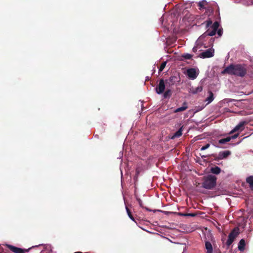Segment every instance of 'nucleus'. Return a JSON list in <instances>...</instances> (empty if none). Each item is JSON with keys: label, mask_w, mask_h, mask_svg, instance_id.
<instances>
[{"label": "nucleus", "mask_w": 253, "mask_h": 253, "mask_svg": "<svg viewBox=\"0 0 253 253\" xmlns=\"http://www.w3.org/2000/svg\"><path fill=\"white\" fill-rule=\"evenodd\" d=\"M247 73L246 68L244 65L231 64L224 69L221 73L223 74L227 73L239 77H244Z\"/></svg>", "instance_id": "1"}, {"label": "nucleus", "mask_w": 253, "mask_h": 253, "mask_svg": "<svg viewBox=\"0 0 253 253\" xmlns=\"http://www.w3.org/2000/svg\"><path fill=\"white\" fill-rule=\"evenodd\" d=\"M207 31L205 33V35L213 36L215 35L216 32L218 36L220 37L223 33L222 29H218L219 23L217 21L214 22L213 24L211 20H207L205 22Z\"/></svg>", "instance_id": "2"}, {"label": "nucleus", "mask_w": 253, "mask_h": 253, "mask_svg": "<svg viewBox=\"0 0 253 253\" xmlns=\"http://www.w3.org/2000/svg\"><path fill=\"white\" fill-rule=\"evenodd\" d=\"M216 182V177L212 175H208L205 177L204 181L202 183L203 187L207 189H211L213 188Z\"/></svg>", "instance_id": "3"}, {"label": "nucleus", "mask_w": 253, "mask_h": 253, "mask_svg": "<svg viewBox=\"0 0 253 253\" xmlns=\"http://www.w3.org/2000/svg\"><path fill=\"white\" fill-rule=\"evenodd\" d=\"M199 70L195 68H189L186 70V74L189 79L191 80L195 79L199 75Z\"/></svg>", "instance_id": "4"}, {"label": "nucleus", "mask_w": 253, "mask_h": 253, "mask_svg": "<svg viewBox=\"0 0 253 253\" xmlns=\"http://www.w3.org/2000/svg\"><path fill=\"white\" fill-rule=\"evenodd\" d=\"M214 50L213 48H209L200 53L198 56L201 58H210L213 56Z\"/></svg>", "instance_id": "5"}, {"label": "nucleus", "mask_w": 253, "mask_h": 253, "mask_svg": "<svg viewBox=\"0 0 253 253\" xmlns=\"http://www.w3.org/2000/svg\"><path fill=\"white\" fill-rule=\"evenodd\" d=\"M166 88L165 82L164 80L161 79L159 84L156 86L155 90L156 92L158 94H161L164 93Z\"/></svg>", "instance_id": "6"}, {"label": "nucleus", "mask_w": 253, "mask_h": 253, "mask_svg": "<svg viewBox=\"0 0 253 253\" xmlns=\"http://www.w3.org/2000/svg\"><path fill=\"white\" fill-rule=\"evenodd\" d=\"M5 246L7 248H8V249L9 250H10L12 252H13L14 253H25V251H24V250H23L22 249L17 248V247H14L13 246L8 245V244H6Z\"/></svg>", "instance_id": "7"}, {"label": "nucleus", "mask_w": 253, "mask_h": 253, "mask_svg": "<svg viewBox=\"0 0 253 253\" xmlns=\"http://www.w3.org/2000/svg\"><path fill=\"white\" fill-rule=\"evenodd\" d=\"M246 122L244 121L240 122L232 130L230 131L229 134H232L238 130H242L244 129V126Z\"/></svg>", "instance_id": "8"}, {"label": "nucleus", "mask_w": 253, "mask_h": 253, "mask_svg": "<svg viewBox=\"0 0 253 253\" xmlns=\"http://www.w3.org/2000/svg\"><path fill=\"white\" fill-rule=\"evenodd\" d=\"M237 236V233H236L234 231L231 232L228 236L227 245L230 246L233 242Z\"/></svg>", "instance_id": "9"}, {"label": "nucleus", "mask_w": 253, "mask_h": 253, "mask_svg": "<svg viewBox=\"0 0 253 253\" xmlns=\"http://www.w3.org/2000/svg\"><path fill=\"white\" fill-rule=\"evenodd\" d=\"M203 90V87L202 86H198L197 87H191L189 88V92L193 94H197L200 92H201Z\"/></svg>", "instance_id": "10"}, {"label": "nucleus", "mask_w": 253, "mask_h": 253, "mask_svg": "<svg viewBox=\"0 0 253 253\" xmlns=\"http://www.w3.org/2000/svg\"><path fill=\"white\" fill-rule=\"evenodd\" d=\"M231 154V152L229 150L221 151L219 153L218 158L219 159L222 160L226 158Z\"/></svg>", "instance_id": "11"}, {"label": "nucleus", "mask_w": 253, "mask_h": 253, "mask_svg": "<svg viewBox=\"0 0 253 253\" xmlns=\"http://www.w3.org/2000/svg\"><path fill=\"white\" fill-rule=\"evenodd\" d=\"M177 78L175 76H171L170 77L169 80L166 81V84L167 85H169V86L173 85L175 82L177 81Z\"/></svg>", "instance_id": "12"}, {"label": "nucleus", "mask_w": 253, "mask_h": 253, "mask_svg": "<svg viewBox=\"0 0 253 253\" xmlns=\"http://www.w3.org/2000/svg\"><path fill=\"white\" fill-rule=\"evenodd\" d=\"M209 96L206 98L205 101L206 102V105H208L211 103L214 99L213 93L211 91L208 92Z\"/></svg>", "instance_id": "13"}, {"label": "nucleus", "mask_w": 253, "mask_h": 253, "mask_svg": "<svg viewBox=\"0 0 253 253\" xmlns=\"http://www.w3.org/2000/svg\"><path fill=\"white\" fill-rule=\"evenodd\" d=\"M205 247L207 250V253H212L213 249L211 244L208 241L206 242Z\"/></svg>", "instance_id": "14"}, {"label": "nucleus", "mask_w": 253, "mask_h": 253, "mask_svg": "<svg viewBox=\"0 0 253 253\" xmlns=\"http://www.w3.org/2000/svg\"><path fill=\"white\" fill-rule=\"evenodd\" d=\"M245 241L244 239H241L238 244V249L240 251H243L245 250Z\"/></svg>", "instance_id": "15"}, {"label": "nucleus", "mask_w": 253, "mask_h": 253, "mask_svg": "<svg viewBox=\"0 0 253 253\" xmlns=\"http://www.w3.org/2000/svg\"><path fill=\"white\" fill-rule=\"evenodd\" d=\"M211 171L214 174H218L220 173L221 172V169L219 167L217 166H215L214 167H212L211 169Z\"/></svg>", "instance_id": "16"}, {"label": "nucleus", "mask_w": 253, "mask_h": 253, "mask_svg": "<svg viewBox=\"0 0 253 253\" xmlns=\"http://www.w3.org/2000/svg\"><path fill=\"white\" fill-rule=\"evenodd\" d=\"M182 127H180L173 135L171 136V139H174L176 137H179L182 135Z\"/></svg>", "instance_id": "17"}, {"label": "nucleus", "mask_w": 253, "mask_h": 253, "mask_svg": "<svg viewBox=\"0 0 253 253\" xmlns=\"http://www.w3.org/2000/svg\"><path fill=\"white\" fill-rule=\"evenodd\" d=\"M246 181L249 184L251 189H253V176H250L247 178Z\"/></svg>", "instance_id": "18"}, {"label": "nucleus", "mask_w": 253, "mask_h": 253, "mask_svg": "<svg viewBox=\"0 0 253 253\" xmlns=\"http://www.w3.org/2000/svg\"><path fill=\"white\" fill-rule=\"evenodd\" d=\"M183 105L185 106H183L182 107L177 108L174 111V112L177 113L178 112L183 111L187 109V106L186 105V104L185 103L183 104Z\"/></svg>", "instance_id": "19"}, {"label": "nucleus", "mask_w": 253, "mask_h": 253, "mask_svg": "<svg viewBox=\"0 0 253 253\" xmlns=\"http://www.w3.org/2000/svg\"><path fill=\"white\" fill-rule=\"evenodd\" d=\"M171 95V90L167 89L165 92H164L163 97L164 98H169Z\"/></svg>", "instance_id": "20"}, {"label": "nucleus", "mask_w": 253, "mask_h": 253, "mask_svg": "<svg viewBox=\"0 0 253 253\" xmlns=\"http://www.w3.org/2000/svg\"><path fill=\"white\" fill-rule=\"evenodd\" d=\"M230 141V138L228 137H227L225 138H223L219 140L218 143L220 144H225L226 143Z\"/></svg>", "instance_id": "21"}, {"label": "nucleus", "mask_w": 253, "mask_h": 253, "mask_svg": "<svg viewBox=\"0 0 253 253\" xmlns=\"http://www.w3.org/2000/svg\"><path fill=\"white\" fill-rule=\"evenodd\" d=\"M126 212H127V215L129 216V218L131 220H132V221H134V217L131 215V212H130L129 210L128 209V208L127 207H126Z\"/></svg>", "instance_id": "22"}, {"label": "nucleus", "mask_w": 253, "mask_h": 253, "mask_svg": "<svg viewBox=\"0 0 253 253\" xmlns=\"http://www.w3.org/2000/svg\"><path fill=\"white\" fill-rule=\"evenodd\" d=\"M198 42H199V41H197L196 42V45H195V46L193 47V49H192V50L194 52H196L198 50L199 51H201V50L200 49V47H199L198 46Z\"/></svg>", "instance_id": "23"}, {"label": "nucleus", "mask_w": 253, "mask_h": 253, "mask_svg": "<svg viewBox=\"0 0 253 253\" xmlns=\"http://www.w3.org/2000/svg\"><path fill=\"white\" fill-rule=\"evenodd\" d=\"M182 57L185 59H190L192 58V55L189 53H184L182 54Z\"/></svg>", "instance_id": "24"}, {"label": "nucleus", "mask_w": 253, "mask_h": 253, "mask_svg": "<svg viewBox=\"0 0 253 253\" xmlns=\"http://www.w3.org/2000/svg\"><path fill=\"white\" fill-rule=\"evenodd\" d=\"M166 64H167L166 61H165L162 63V64L161 65V66L159 69V72H162L164 70V69L165 68V67L166 66Z\"/></svg>", "instance_id": "25"}, {"label": "nucleus", "mask_w": 253, "mask_h": 253, "mask_svg": "<svg viewBox=\"0 0 253 253\" xmlns=\"http://www.w3.org/2000/svg\"><path fill=\"white\" fill-rule=\"evenodd\" d=\"M206 2V0H203L199 2L198 5L200 7L202 8L204 6V3Z\"/></svg>", "instance_id": "26"}, {"label": "nucleus", "mask_w": 253, "mask_h": 253, "mask_svg": "<svg viewBox=\"0 0 253 253\" xmlns=\"http://www.w3.org/2000/svg\"><path fill=\"white\" fill-rule=\"evenodd\" d=\"M210 146V144H207L206 145L203 146L201 148V151L205 150L207 149L208 148H209Z\"/></svg>", "instance_id": "27"}, {"label": "nucleus", "mask_w": 253, "mask_h": 253, "mask_svg": "<svg viewBox=\"0 0 253 253\" xmlns=\"http://www.w3.org/2000/svg\"><path fill=\"white\" fill-rule=\"evenodd\" d=\"M136 200H137L140 207H141V208H143V203H142V200L138 198H137Z\"/></svg>", "instance_id": "28"}, {"label": "nucleus", "mask_w": 253, "mask_h": 253, "mask_svg": "<svg viewBox=\"0 0 253 253\" xmlns=\"http://www.w3.org/2000/svg\"><path fill=\"white\" fill-rule=\"evenodd\" d=\"M238 136H239V133H237L232 136H228V137L230 138V141L231 139H236L237 137H238Z\"/></svg>", "instance_id": "29"}, {"label": "nucleus", "mask_w": 253, "mask_h": 253, "mask_svg": "<svg viewBox=\"0 0 253 253\" xmlns=\"http://www.w3.org/2000/svg\"><path fill=\"white\" fill-rule=\"evenodd\" d=\"M163 20H164V17H163V16H162V17L161 18V19H160V21H161V22L162 23H163Z\"/></svg>", "instance_id": "30"}, {"label": "nucleus", "mask_w": 253, "mask_h": 253, "mask_svg": "<svg viewBox=\"0 0 253 253\" xmlns=\"http://www.w3.org/2000/svg\"><path fill=\"white\" fill-rule=\"evenodd\" d=\"M123 156V152H120V157L121 158Z\"/></svg>", "instance_id": "31"}, {"label": "nucleus", "mask_w": 253, "mask_h": 253, "mask_svg": "<svg viewBox=\"0 0 253 253\" xmlns=\"http://www.w3.org/2000/svg\"><path fill=\"white\" fill-rule=\"evenodd\" d=\"M29 250H30V248H29L28 250H24L25 251V252H27Z\"/></svg>", "instance_id": "32"}, {"label": "nucleus", "mask_w": 253, "mask_h": 253, "mask_svg": "<svg viewBox=\"0 0 253 253\" xmlns=\"http://www.w3.org/2000/svg\"><path fill=\"white\" fill-rule=\"evenodd\" d=\"M74 253H82V252H75Z\"/></svg>", "instance_id": "33"}, {"label": "nucleus", "mask_w": 253, "mask_h": 253, "mask_svg": "<svg viewBox=\"0 0 253 253\" xmlns=\"http://www.w3.org/2000/svg\"><path fill=\"white\" fill-rule=\"evenodd\" d=\"M201 38H202V36L201 37H199V41H200Z\"/></svg>", "instance_id": "34"}, {"label": "nucleus", "mask_w": 253, "mask_h": 253, "mask_svg": "<svg viewBox=\"0 0 253 253\" xmlns=\"http://www.w3.org/2000/svg\"><path fill=\"white\" fill-rule=\"evenodd\" d=\"M215 146H216V147H220L219 146H218L217 145H215Z\"/></svg>", "instance_id": "35"}]
</instances>
